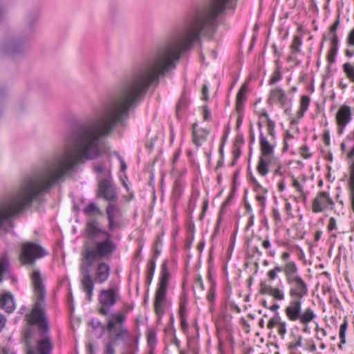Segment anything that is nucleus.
<instances>
[{
    "label": "nucleus",
    "mask_w": 354,
    "mask_h": 354,
    "mask_svg": "<svg viewBox=\"0 0 354 354\" xmlns=\"http://www.w3.org/2000/svg\"><path fill=\"white\" fill-rule=\"evenodd\" d=\"M30 278L34 289L35 304L31 312L26 315V319L29 324L37 325L43 334L37 342V351L32 346H28L26 354H50L53 348V344L47 334L48 325L44 309L45 287L39 270H34L31 273Z\"/></svg>",
    "instance_id": "1"
},
{
    "label": "nucleus",
    "mask_w": 354,
    "mask_h": 354,
    "mask_svg": "<svg viewBox=\"0 0 354 354\" xmlns=\"http://www.w3.org/2000/svg\"><path fill=\"white\" fill-rule=\"evenodd\" d=\"M126 315L122 311L114 313L108 317L106 329L108 339L104 342L102 354H115V347L118 340L131 339L129 330L124 326Z\"/></svg>",
    "instance_id": "2"
},
{
    "label": "nucleus",
    "mask_w": 354,
    "mask_h": 354,
    "mask_svg": "<svg viewBox=\"0 0 354 354\" xmlns=\"http://www.w3.org/2000/svg\"><path fill=\"white\" fill-rule=\"evenodd\" d=\"M106 239L97 241L94 246H91L88 242L84 245L82 257V262H85L88 266H91L95 261L108 259L116 251L117 245L111 239L109 232H104Z\"/></svg>",
    "instance_id": "3"
},
{
    "label": "nucleus",
    "mask_w": 354,
    "mask_h": 354,
    "mask_svg": "<svg viewBox=\"0 0 354 354\" xmlns=\"http://www.w3.org/2000/svg\"><path fill=\"white\" fill-rule=\"evenodd\" d=\"M89 266H80L81 285L83 291L86 294L88 301H91L94 290V283H104L109 277L111 267L104 261L97 263L94 269L93 279H92L88 270Z\"/></svg>",
    "instance_id": "4"
},
{
    "label": "nucleus",
    "mask_w": 354,
    "mask_h": 354,
    "mask_svg": "<svg viewBox=\"0 0 354 354\" xmlns=\"http://www.w3.org/2000/svg\"><path fill=\"white\" fill-rule=\"evenodd\" d=\"M260 156L257 166V170L259 175L266 176L269 172V164L276 162L277 157L274 156L275 142L270 138L268 140L261 132L259 136Z\"/></svg>",
    "instance_id": "5"
},
{
    "label": "nucleus",
    "mask_w": 354,
    "mask_h": 354,
    "mask_svg": "<svg viewBox=\"0 0 354 354\" xmlns=\"http://www.w3.org/2000/svg\"><path fill=\"white\" fill-rule=\"evenodd\" d=\"M286 281L289 286L288 295L290 298L303 299L308 295V286L299 274L296 263L288 273L286 272Z\"/></svg>",
    "instance_id": "6"
},
{
    "label": "nucleus",
    "mask_w": 354,
    "mask_h": 354,
    "mask_svg": "<svg viewBox=\"0 0 354 354\" xmlns=\"http://www.w3.org/2000/svg\"><path fill=\"white\" fill-rule=\"evenodd\" d=\"M301 306L302 299L291 298L284 312L290 321L295 322L298 320L301 324L307 325L316 317V315L310 308H308L304 312H301Z\"/></svg>",
    "instance_id": "7"
},
{
    "label": "nucleus",
    "mask_w": 354,
    "mask_h": 354,
    "mask_svg": "<svg viewBox=\"0 0 354 354\" xmlns=\"http://www.w3.org/2000/svg\"><path fill=\"white\" fill-rule=\"evenodd\" d=\"M120 288L118 286H110L102 289L98 296V312L100 315L109 317L112 307L120 299ZM113 313H111L112 315ZM108 317H106L107 319Z\"/></svg>",
    "instance_id": "8"
},
{
    "label": "nucleus",
    "mask_w": 354,
    "mask_h": 354,
    "mask_svg": "<svg viewBox=\"0 0 354 354\" xmlns=\"http://www.w3.org/2000/svg\"><path fill=\"white\" fill-rule=\"evenodd\" d=\"M46 255V252L40 245L28 242L24 243L21 246V252L20 254V261L22 264L31 265L39 258Z\"/></svg>",
    "instance_id": "9"
},
{
    "label": "nucleus",
    "mask_w": 354,
    "mask_h": 354,
    "mask_svg": "<svg viewBox=\"0 0 354 354\" xmlns=\"http://www.w3.org/2000/svg\"><path fill=\"white\" fill-rule=\"evenodd\" d=\"M291 102L292 99L288 96L286 92L282 88L277 86L270 91L268 98V104H275L281 108H286V111Z\"/></svg>",
    "instance_id": "10"
},
{
    "label": "nucleus",
    "mask_w": 354,
    "mask_h": 354,
    "mask_svg": "<svg viewBox=\"0 0 354 354\" xmlns=\"http://www.w3.org/2000/svg\"><path fill=\"white\" fill-rule=\"evenodd\" d=\"M352 120L351 106L344 104L339 107L335 114V121L339 133H341Z\"/></svg>",
    "instance_id": "11"
},
{
    "label": "nucleus",
    "mask_w": 354,
    "mask_h": 354,
    "mask_svg": "<svg viewBox=\"0 0 354 354\" xmlns=\"http://www.w3.org/2000/svg\"><path fill=\"white\" fill-rule=\"evenodd\" d=\"M333 205L329 194L326 192H320L313 201L312 210L315 213L322 212Z\"/></svg>",
    "instance_id": "12"
},
{
    "label": "nucleus",
    "mask_w": 354,
    "mask_h": 354,
    "mask_svg": "<svg viewBox=\"0 0 354 354\" xmlns=\"http://www.w3.org/2000/svg\"><path fill=\"white\" fill-rule=\"evenodd\" d=\"M106 214L109 221V229L111 231L120 227L118 219L122 216V213L118 205L115 203H109L106 207Z\"/></svg>",
    "instance_id": "13"
},
{
    "label": "nucleus",
    "mask_w": 354,
    "mask_h": 354,
    "mask_svg": "<svg viewBox=\"0 0 354 354\" xmlns=\"http://www.w3.org/2000/svg\"><path fill=\"white\" fill-rule=\"evenodd\" d=\"M98 196L109 201V203L117 201L118 196L110 179H103L99 182Z\"/></svg>",
    "instance_id": "14"
},
{
    "label": "nucleus",
    "mask_w": 354,
    "mask_h": 354,
    "mask_svg": "<svg viewBox=\"0 0 354 354\" xmlns=\"http://www.w3.org/2000/svg\"><path fill=\"white\" fill-rule=\"evenodd\" d=\"M167 292L166 290H156L155 293L153 308L158 322L161 320L165 313L167 302Z\"/></svg>",
    "instance_id": "15"
},
{
    "label": "nucleus",
    "mask_w": 354,
    "mask_h": 354,
    "mask_svg": "<svg viewBox=\"0 0 354 354\" xmlns=\"http://www.w3.org/2000/svg\"><path fill=\"white\" fill-rule=\"evenodd\" d=\"M259 292L263 295H268L279 301H282L285 298V293L282 289L268 285L266 281L260 283Z\"/></svg>",
    "instance_id": "16"
},
{
    "label": "nucleus",
    "mask_w": 354,
    "mask_h": 354,
    "mask_svg": "<svg viewBox=\"0 0 354 354\" xmlns=\"http://www.w3.org/2000/svg\"><path fill=\"white\" fill-rule=\"evenodd\" d=\"M295 261H288L284 263L282 266L279 265L275 266L272 269L270 270L267 272V277L270 281H273L278 277V274L283 272L286 277V272L288 273L292 270L295 265Z\"/></svg>",
    "instance_id": "17"
},
{
    "label": "nucleus",
    "mask_w": 354,
    "mask_h": 354,
    "mask_svg": "<svg viewBox=\"0 0 354 354\" xmlns=\"http://www.w3.org/2000/svg\"><path fill=\"white\" fill-rule=\"evenodd\" d=\"M253 189L256 192V200L261 207H264L266 201L267 189L263 187L257 180L252 178Z\"/></svg>",
    "instance_id": "18"
},
{
    "label": "nucleus",
    "mask_w": 354,
    "mask_h": 354,
    "mask_svg": "<svg viewBox=\"0 0 354 354\" xmlns=\"http://www.w3.org/2000/svg\"><path fill=\"white\" fill-rule=\"evenodd\" d=\"M8 277H10L11 280L15 281V278L11 276L8 258L6 254H3L0 257V282Z\"/></svg>",
    "instance_id": "19"
},
{
    "label": "nucleus",
    "mask_w": 354,
    "mask_h": 354,
    "mask_svg": "<svg viewBox=\"0 0 354 354\" xmlns=\"http://www.w3.org/2000/svg\"><path fill=\"white\" fill-rule=\"evenodd\" d=\"M0 306L6 312L10 313L15 309L12 295L9 292L3 294L0 299Z\"/></svg>",
    "instance_id": "20"
},
{
    "label": "nucleus",
    "mask_w": 354,
    "mask_h": 354,
    "mask_svg": "<svg viewBox=\"0 0 354 354\" xmlns=\"http://www.w3.org/2000/svg\"><path fill=\"white\" fill-rule=\"evenodd\" d=\"M169 279V272L166 262L162 265L161 276L157 290L167 291V285Z\"/></svg>",
    "instance_id": "21"
},
{
    "label": "nucleus",
    "mask_w": 354,
    "mask_h": 354,
    "mask_svg": "<svg viewBox=\"0 0 354 354\" xmlns=\"http://www.w3.org/2000/svg\"><path fill=\"white\" fill-rule=\"evenodd\" d=\"M197 124H193V141L197 145L200 146L207 137L208 131L204 129L197 130Z\"/></svg>",
    "instance_id": "22"
},
{
    "label": "nucleus",
    "mask_w": 354,
    "mask_h": 354,
    "mask_svg": "<svg viewBox=\"0 0 354 354\" xmlns=\"http://www.w3.org/2000/svg\"><path fill=\"white\" fill-rule=\"evenodd\" d=\"M247 90V84H243L236 95V106L237 111H240L243 109V104L245 100V93Z\"/></svg>",
    "instance_id": "23"
},
{
    "label": "nucleus",
    "mask_w": 354,
    "mask_h": 354,
    "mask_svg": "<svg viewBox=\"0 0 354 354\" xmlns=\"http://www.w3.org/2000/svg\"><path fill=\"white\" fill-rule=\"evenodd\" d=\"M301 44V38L298 35H295L290 46L292 55L289 57V59H294V56L300 53Z\"/></svg>",
    "instance_id": "24"
},
{
    "label": "nucleus",
    "mask_w": 354,
    "mask_h": 354,
    "mask_svg": "<svg viewBox=\"0 0 354 354\" xmlns=\"http://www.w3.org/2000/svg\"><path fill=\"white\" fill-rule=\"evenodd\" d=\"M83 212L88 216H95L102 214L100 208L94 203H91L87 205Z\"/></svg>",
    "instance_id": "25"
},
{
    "label": "nucleus",
    "mask_w": 354,
    "mask_h": 354,
    "mask_svg": "<svg viewBox=\"0 0 354 354\" xmlns=\"http://www.w3.org/2000/svg\"><path fill=\"white\" fill-rule=\"evenodd\" d=\"M310 97L308 95H303L301 97L300 100V106L298 111V116L299 118H302L307 111L309 104H310Z\"/></svg>",
    "instance_id": "26"
},
{
    "label": "nucleus",
    "mask_w": 354,
    "mask_h": 354,
    "mask_svg": "<svg viewBox=\"0 0 354 354\" xmlns=\"http://www.w3.org/2000/svg\"><path fill=\"white\" fill-rule=\"evenodd\" d=\"M342 69L346 77L354 83V64L346 62L342 65Z\"/></svg>",
    "instance_id": "27"
},
{
    "label": "nucleus",
    "mask_w": 354,
    "mask_h": 354,
    "mask_svg": "<svg viewBox=\"0 0 354 354\" xmlns=\"http://www.w3.org/2000/svg\"><path fill=\"white\" fill-rule=\"evenodd\" d=\"M348 328V322L344 319L343 323L339 326V335L340 339L341 344L339 345V348H342V344L346 343V332Z\"/></svg>",
    "instance_id": "28"
},
{
    "label": "nucleus",
    "mask_w": 354,
    "mask_h": 354,
    "mask_svg": "<svg viewBox=\"0 0 354 354\" xmlns=\"http://www.w3.org/2000/svg\"><path fill=\"white\" fill-rule=\"evenodd\" d=\"M86 230L88 234L91 236H95L97 234L100 233L104 235V231L100 230L98 229L93 222H90L86 225Z\"/></svg>",
    "instance_id": "29"
},
{
    "label": "nucleus",
    "mask_w": 354,
    "mask_h": 354,
    "mask_svg": "<svg viewBox=\"0 0 354 354\" xmlns=\"http://www.w3.org/2000/svg\"><path fill=\"white\" fill-rule=\"evenodd\" d=\"M254 111L261 119H265L266 120L269 118L267 111L264 108L259 107L258 102L254 104Z\"/></svg>",
    "instance_id": "30"
},
{
    "label": "nucleus",
    "mask_w": 354,
    "mask_h": 354,
    "mask_svg": "<svg viewBox=\"0 0 354 354\" xmlns=\"http://www.w3.org/2000/svg\"><path fill=\"white\" fill-rule=\"evenodd\" d=\"M182 192V185L178 181H176L173 187L172 197L175 199L178 198L180 196Z\"/></svg>",
    "instance_id": "31"
},
{
    "label": "nucleus",
    "mask_w": 354,
    "mask_h": 354,
    "mask_svg": "<svg viewBox=\"0 0 354 354\" xmlns=\"http://www.w3.org/2000/svg\"><path fill=\"white\" fill-rule=\"evenodd\" d=\"M265 121L266 122V124L267 126L268 135L270 136V138H272V139H274V136H275V131H274L275 124H274V122L272 120H271L270 119V118L266 119Z\"/></svg>",
    "instance_id": "32"
},
{
    "label": "nucleus",
    "mask_w": 354,
    "mask_h": 354,
    "mask_svg": "<svg viewBox=\"0 0 354 354\" xmlns=\"http://www.w3.org/2000/svg\"><path fill=\"white\" fill-rule=\"evenodd\" d=\"M156 268V261L153 259H151L148 266V273H147V281L149 283H151Z\"/></svg>",
    "instance_id": "33"
},
{
    "label": "nucleus",
    "mask_w": 354,
    "mask_h": 354,
    "mask_svg": "<svg viewBox=\"0 0 354 354\" xmlns=\"http://www.w3.org/2000/svg\"><path fill=\"white\" fill-rule=\"evenodd\" d=\"M281 321L282 320L281 319V317L279 315H275L271 319H270V320L268 322L267 327L269 329H272L273 328L277 327Z\"/></svg>",
    "instance_id": "34"
},
{
    "label": "nucleus",
    "mask_w": 354,
    "mask_h": 354,
    "mask_svg": "<svg viewBox=\"0 0 354 354\" xmlns=\"http://www.w3.org/2000/svg\"><path fill=\"white\" fill-rule=\"evenodd\" d=\"M187 301L185 297V296H183L180 298V308H179V315L180 316H187V310H186V306H187Z\"/></svg>",
    "instance_id": "35"
},
{
    "label": "nucleus",
    "mask_w": 354,
    "mask_h": 354,
    "mask_svg": "<svg viewBox=\"0 0 354 354\" xmlns=\"http://www.w3.org/2000/svg\"><path fill=\"white\" fill-rule=\"evenodd\" d=\"M275 166L276 168L274 170V174L279 176H283V171H282V165L280 162L278 158H277V162H270L269 164V166Z\"/></svg>",
    "instance_id": "36"
},
{
    "label": "nucleus",
    "mask_w": 354,
    "mask_h": 354,
    "mask_svg": "<svg viewBox=\"0 0 354 354\" xmlns=\"http://www.w3.org/2000/svg\"><path fill=\"white\" fill-rule=\"evenodd\" d=\"M338 49L335 48H330V50L327 55V61L329 64H333L335 61V56L337 53Z\"/></svg>",
    "instance_id": "37"
},
{
    "label": "nucleus",
    "mask_w": 354,
    "mask_h": 354,
    "mask_svg": "<svg viewBox=\"0 0 354 354\" xmlns=\"http://www.w3.org/2000/svg\"><path fill=\"white\" fill-rule=\"evenodd\" d=\"M292 187L301 195H304V185L295 178H292Z\"/></svg>",
    "instance_id": "38"
},
{
    "label": "nucleus",
    "mask_w": 354,
    "mask_h": 354,
    "mask_svg": "<svg viewBox=\"0 0 354 354\" xmlns=\"http://www.w3.org/2000/svg\"><path fill=\"white\" fill-rule=\"evenodd\" d=\"M282 78V75L279 70H276L269 80V84H274Z\"/></svg>",
    "instance_id": "39"
},
{
    "label": "nucleus",
    "mask_w": 354,
    "mask_h": 354,
    "mask_svg": "<svg viewBox=\"0 0 354 354\" xmlns=\"http://www.w3.org/2000/svg\"><path fill=\"white\" fill-rule=\"evenodd\" d=\"M278 334L283 337L287 332V325L286 322L281 321L277 326Z\"/></svg>",
    "instance_id": "40"
},
{
    "label": "nucleus",
    "mask_w": 354,
    "mask_h": 354,
    "mask_svg": "<svg viewBox=\"0 0 354 354\" xmlns=\"http://www.w3.org/2000/svg\"><path fill=\"white\" fill-rule=\"evenodd\" d=\"M348 184L351 192H354V162L351 167V174L349 176Z\"/></svg>",
    "instance_id": "41"
},
{
    "label": "nucleus",
    "mask_w": 354,
    "mask_h": 354,
    "mask_svg": "<svg viewBox=\"0 0 354 354\" xmlns=\"http://www.w3.org/2000/svg\"><path fill=\"white\" fill-rule=\"evenodd\" d=\"M300 154L304 158H308L311 156V153L306 146H303L300 148Z\"/></svg>",
    "instance_id": "42"
},
{
    "label": "nucleus",
    "mask_w": 354,
    "mask_h": 354,
    "mask_svg": "<svg viewBox=\"0 0 354 354\" xmlns=\"http://www.w3.org/2000/svg\"><path fill=\"white\" fill-rule=\"evenodd\" d=\"M180 326L184 332L188 330L189 325L186 319V316H180Z\"/></svg>",
    "instance_id": "43"
},
{
    "label": "nucleus",
    "mask_w": 354,
    "mask_h": 354,
    "mask_svg": "<svg viewBox=\"0 0 354 354\" xmlns=\"http://www.w3.org/2000/svg\"><path fill=\"white\" fill-rule=\"evenodd\" d=\"M336 227H337L336 220L333 217H331L328 221V224L327 226L328 230L332 231V230L336 229Z\"/></svg>",
    "instance_id": "44"
},
{
    "label": "nucleus",
    "mask_w": 354,
    "mask_h": 354,
    "mask_svg": "<svg viewBox=\"0 0 354 354\" xmlns=\"http://www.w3.org/2000/svg\"><path fill=\"white\" fill-rule=\"evenodd\" d=\"M336 48L338 49V37L336 32L333 34V37L331 38V46L330 48Z\"/></svg>",
    "instance_id": "45"
},
{
    "label": "nucleus",
    "mask_w": 354,
    "mask_h": 354,
    "mask_svg": "<svg viewBox=\"0 0 354 354\" xmlns=\"http://www.w3.org/2000/svg\"><path fill=\"white\" fill-rule=\"evenodd\" d=\"M215 297V290L213 288H211L207 296L208 301L212 303L214 301Z\"/></svg>",
    "instance_id": "46"
},
{
    "label": "nucleus",
    "mask_w": 354,
    "mask_h": 354,
    "mask_svg": "<svg viewBox=\"0 0 354 354\" xmlns=\"http://www.w3.org/2000/svg\"><path fill=\"white\" fill-rule=\"evenodd\" d=\"M290 257V254L288 252H283L281 255V259L284 261V263H286L288 261H290L289 260Z\"/></svg>",
    "instance_id": "47"
},
{
    "label": "nucleus",
    "mask_w": 354,
    "mask_h": 354,
    "mask_svg": "<svg viewBox=\"0 0 354 354\" xmlns=\"http://www.w3.org/2000/svg\"><path fill=\"white\" fill-rule=\"evenodd\" d=\"M6 324V317L0 314V332L4 328Z\"/></svg>",
    "instance_id": "48"
},
{
    "label": "nucleus",
    "mask_w": 354,
    "mask_h": 354,
    "mask_svg": "<svg viewBox=\"0 0 354 354\" xmlns=\"http://www.w3.org/2000/svg\"><path fill=\"white\" fill-rule=\"evenodd\" d=\"M348 43L349 45L354 46V28L351 31L348 37Z\"/></svg>",
    "instance_id": "49"
},
{
    "label": "nucleus",
    "mask_w": 354,
    "mask_h": 354,
    "mask_svg": "<svg viewBox=\"0 0 354 354\" xmlns=\"http://www.w3.org/2000/svg\"><path fill=\"white\" fill-rule=\"evenodd\" d=\"M272 216L276 221H279L281 218L279 212L277 209H274L272 210Z\"/></svg>",
    "instance_id": "50"
},
{
    "label": "nucleus",
    "mask_w": 354,
    "mask_h": 354,
    "mask_svg": "<svg viewBox=\"0 0 354 354\" xmlns=\"http://www.w3.org/2000/svg\"><path fill=\"white\" fill-rule=\"evenodd\" d=\"M210 116H211L210 111L204 107V110H203V118H204V119L205 120H209L210 118Z\"/></svg>",
    "instance_id": "51"
},
{
    "label": "nucleus",
    "mask_w": 354,
    "mask_h": 354,
    "mask_svg": "<svg viewBox=\"0 0 354 354\" xmlns=\"http://www.w3.org/2000/svg\"><path fill=\"white\" fill-rule=\"evenodd\" d=\"M266 121H265V119H261L259 118V122H258V128H259V136L261 135V132H262V127H263V124L265 123L266 124Z\"/></svg>",
    "instance_id": "52"
},
{
    "label": "nucleus",
    "mask_w": 354,
    "mask_h": 354,
    "mask_svg": "<svg viewBox=\"0 0 354 354\" xmlns=\"http://www.w3.org/2000/svg\"><path fill=\"white\" fill-rule=\"evenodd\" d=\"M94 170L96 173H102L104 170V167L100 164L95 165L94 166Z\"/></svg>",
    "instance_id": "53"
},
{
    "label": "nucleus",
    "mask_w": 354,
    "mask_h": 354,
    "mask_svg": "<svg viewBox=\"0 0 354 354\" xmlns=\"http://www.w3.org/2000/svg\"><path fill=\"white\" fill-rule=\"evenodd\" d=\"M338 25H339V21H336L330 27V31L331 32L335 33L336 32V30L338 27Z\"/></svg>",
    "instance_id": "54"
},
{
    "label": "nucleus",
    "mask_w": 354,
    "mask_h": 354,
    "mask_svg": "<svg viewBox=\"0 0 354 354\" xmlns=\"http://www.w3.org/2000/svg\"><path fill=\"white\" fill-rule=\"evenodd\" d=\"M1 354H10V353H15L12 352L10 348L6 347H3L1 351Z\"/></svg>",
    "instance_id": "55"
},
{
    "label": "nucleus",
    "mask_w": 354,
    "mask_h": 354,
    "mask_svg": "<svg viewBox=\"0 0 354 354\" xmlns=\"http://www.w3.org/2000/svg\"><path fill=\"white\" fill-rule=\"evenodd\" d=\"M207 93H208V88H207V86L204 85L203 87V97L204 100H207Z\"/></svg>",
    "instance_id": "56"
},
{
    "label": "nucleus",
    "mask_w": 354,
    "mask_h": 354,
    "mask_svg": "<svg viewBox=\"0 0 354 354\" xmlns=\"http://www.w3.org/2000/svg\"><path fill=\"white\" fill-rule=\"evenodd\" d=\"M196 286H198L200 288L203 289V283L201 277L198 278L195 282Z\"/></svg>",
    "instance_id": "57"
},
{
    "label": "nucleus",
    "mask_w": 354,
    "mask_h": 354,
    "mask_svg": "<svg viewBox=\"0 0 354 354\" xmlns=\"http://www.w3.org/2000/svg\"><path fill=\"white\" fill-rule=\"evenodd\" d=\"M317 330L319 331L322 337L327 335L326 330L323 328H317Z\"/></svg>",
    "instance_id": "58"
},
{
    "label": "nucleus",
    "mask_w": 354,
    "mask_h": 354,
    "mask_svg": "<svg viewBox=\"0 0 354 354\" xmlns=\"http://www.w3.org/2000/svg\"><path fill=\"white\" fill-rule=\"evenodd\" d=\"M263 246L266 249H268L270 247V242L269 240H265L263 242Z\"/></svg>",
    "instance_id": "59"
},
{
    "label": "nucleus",
    "mask_w": 354,
    "mask_h": 354,
    "mask_svg": "<svg viewBox=\"0 0 354 354\" xmlns=\"http://www.w3.org/2000/svg\"><path fill=\"white\" fill-rule=\"evenodd\" d=\"M322 234V231H317L316 233H315V239L316 241H319L321 236Z\"/></svg>",
    "instance_id": "60"
},
{
    "label": "nucleus",
    "mask_w": 354,
    "mask_h": 354,
    "mask_svg": "<svg viewBox=\"0 0 354 354\" xmlns=\"http://www.w3.org/2000/svg\"><path fill=\"white\" fill-rule=\"evenodd\" d=\"M279 308V306L278 304H273L272 305L269 309L272 311H277Z\"/></svg>",
    "instance_id": "61"
},
{
    "label": "nucleus",
    "mask_w": 354,
    "mask_h": 354,
    "mask_svg": "<svg viewBox=\"0 0 354 354\" xmlns=\"http://www.w3.org/2000/svg\"><path fill=\"white\" fill-rule=\"evenodd\" d=\"M91 324L93 325V327L101 326V322L98 320H96V321L93 320L91 322Z\"/></svg>",
    "instance_id": "62"
},
{
    "label": "nucleus",
    "mask_w": 354,
    "mask_h": 354,
    "mask_svg": "<svg viewBox=\"0 0 354 354\" xmlns=\"http://www.w3.org/2000/svg\"><path fill=\"white\" fill-rule=\"evenodd\" d=\"M87 350L89 354H93V346L91 344H88L87 346Z\"/></svg>",
    "instance_id": "63"
},
{
    "label": "nucleus",
    "mask_w": 354,
    "mask_h": 354,
    "mask_svg": "<svg viewBox=\"0 0 354 354\" xmlns=\"http://www.w3.org/2000/svg\"><path fill=\"white\" fill-rule=\"evenodd\" d=\"M346 55L348 57H351L354 55V52L353 51H351L350 50H346Z\"/></svg>",
    "instance_id": "64"
}]
</instances>
